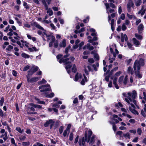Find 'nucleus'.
I'll return each mask as SVG.
<instances>
[{
    "mask_svg": "<svg viewBox=\"0 0 146 146\" xmlns=\"http://www.w3.org/2000/svg\"><path fill=\"white\" fill-rule=\"evenodd\" d=\"M47 10L46 13L48 14L50 16H52L53 14V12L52 10L50 8L48 9H48H46Z\"/></svg>",
    "mask_w": 146,
    "mask_h": 146,
    "instance_id": "obj_26",
    "label": "nucleus"
},
{
    "mask_svg": "<svg viewBox=\"0 0 146 146\" xmlns=\"http://www.w3.org/2000/svg\"><path fill=\"white\" fill-rule=\"evenodd\" d=\"M38 69V68L37 66L33 65L28 72V74L32 75Z\"/></svg>",
    "mask_w": 146,
    "mask_h": 146,
    "instance_id": "obj_6",
    "label": "nucleus"
},
{
    "mask_svg": "<svg viewBox=\"0 0 146 146\" xmlns=\"http://www.w3.org/2000/svg\"><path fill=\"white\" fill-rule=\"evenodd\" d=\"M13 47L11 45H9L6 48V50L7 51V52L11 51L13 49Z\"/></svg>",
    "mask_w": 146,
    "mask_h": 146,
    "instance_id": "obj_34",
    "label": "nucleus"
},
{
    "mask_svg": "<svg viewBox=\"0 0 146 146\" xmlns=\"http://www.w3.org/2000/svg\"><path fill=\"white\" fill-rule=\"evenodd\" d=\"M22 144L24 146H28L29 145V142H23Z\"/></svg>",
    "mask_w": 146,
    "mask_h": 146,
    "instance_id": "obj_63",
    "label": "nucleus"
},
{
    "mask_svg": "<svg viewBox=\"0 0 146 146\" xmlns=\"http://www.w3.org/2000/svg\"><path fill=\"white\" fill-rule=\"evenodd\" d=\"M117 78H114L113 80V84L115 86V87L117 89H118L119 88L118 86L116 84V82H117Z\"/></svg>",
    "mask_w": 146,
    "mask_h": 146,
    "instance_id": "obj_30",
    "label": "nucleus"
},
{
    "mask_svg": "<svg viewBox=\"0 0 146 146\" xmlns=\"http://www.w3.org/2000/svg\"><path fill=\"white\" fill-rule=\"evenodd\" d=\"M30 68V66L29 65H27L25 66L23 69V71H26L28 69H29Z\"/></svg>",
    "mask_w": 146,
    "mask_h": 146,
    "instance_id": "obj_64",
    "label": "nucleus"
},
{
    "mask_svg": "<svg viewBox=\"0 0 146 146\" xmlns=\"http://www.w3.org/2000/svg\"><path fill=\"white\" fill-rule=\"evenodd\" d=\"M117 15V13H113L111 14V16L110 15H108V22H110V21L111 20V16L113 18L115 17V15Z\"/></svg>",
    "mask_w": 146,
    "mask_h": 146,
    "instance_id": "obj_33",
    "label": "nucleus"
},
{
    "mask_svg": "<svg viewBox=\"0 0 146 146\" xmlns=\"http://www.w3.org/2000/svg\"><path fill=\"white\" fill-rule=\"evenodd\" d=\"M122 94L125 97V101L128 104H130L131 107L135 108V106L133 103L138 109L139 108V107L137 105V102L135 100L137 96V93L135 90H133L132 93L128 92L127 94L126 93H123Z\"/></svg>",
    "mask_w": 146,
    "mask_h": 146,
    "instance_id": "obj_1",
    "label": "nucleus"
},
{
    "mask_svg": "<svg viewBox=\"0 0 146 146\" xmlns=\"http://www.w3.org/2000/svg\"><path fill=\"white\" fill-rule=\"evenodd\" d=\"M46 81L45 79H43L41 81L38 82V84L39 85H41L46 83Z\"/></svg>",
    "mask_w": 146,
    "mask_h": 146,
    "instance_id": "obj_45",
    "label": "nucleus"
},
{
    "mask_svg": "<svg viewBox=\"0 0 146 146\" xmlns=\"http://www.w3.org/2000/svg\"><path fill=\"white\" fill-rule=\"evenodd\" d=\"M70 131H69L66 129L65 130L63 133V135L64 137H66L67 135V133H69Z\"/></svg>",
    "mask_w": 146,
    "mask_h": 146,
    "instance_id": "obj_61",
    "label": "nucleus"
},
{
    "mask_svg": "<svg viewBox=\"0 0 146 146\" xmlns=\"http://www.w3.org/2000/svg\"><path fill=\"white\" fill-rule=\"evenodd\" d=\"M134 4L132 0H129L127 4V8L128 12H130L131 11V7H133Z\"/></svg>",
    "mask_w": 146,
    "mask_h": 146,
    "instance_id": "obj_10",
    "label": "nucleus"
},
{
    "mask_svg": "<svg viewBox=\"0 0 146 146\" xmlns=\"http://www.w3.org/2000/svg\"><path fill=\"white\" fill-rule=\"evenodd\" d=\"M92 134V132L90 130H89L87 132L85 131V137L86 141L89 142L90 144H93L94 142L95 136L93 135L92 137H90Z\"/></svg>",
    "mask_w": 146,
    "mask_h": 146,
    "instance_id": "obj_3",
    "label": "nucleus"
},
{
    "mask_svg": "<svg viewBox=\"0 0 146 146\" xmlns=\"http://www.w3.org/2000/svg\"><path fill=\"white\" fill-rule=\"evenodd\" d=\"M121 73V72L120 71H119L116 72L114 77L112 78V79H113L114 78H117V77L118 76H119L120 74Z\"/></svg>",
    "mask_w": 146,
    "mask_h": 146,
    "instance_id": "obj_39",
    "label": "nucleus"
},
{
    "mask_svg": "<svg viewBox=\"0 0 146 146\" xmlns=\"http://www.w3.org/2000/svg\"><path fill=\"white\" fill-rule=\"evenodd\" d=\"M73 138V134L72 132L71 133L69 136V140L70 141L72 140Z\"/></svg>",
    "mask_w": 146,
    "mask_h": 146,
    "instance_id": "obj_54",
    "label": "nucleus"
},
{
    "mask_svg": "<svg viewBox=\"0 0 146 146\" xmlns=\"http://www.w3.org/2000/svg\"><path fill=\"white\" fill-rule=\"evenodd\" d=\"M135 37L138 39L139 40H141L142 39V36L137 34H135Z\"/></svg>",
    "mask_w": 146,
    "mask_h": 146,
    "instance_id": "obj_44",
    "label": "nucleus"
},
{
    "mask_svg": "<svg viewBox=\"0 0 146 146\" xmlns=\"http://www.w3.org/2000/svg\"><path fill=\"white\" fill-rule=\"evenodd\" d=\"M43 34L42 36L43 39L44 40V37H46L47 38V40L48 41L49 40H52L53 41L55 40V37L52 35H48L45 32H43Z\"/></svg>",
    "mask_w": 146,
    "mask_h": 146,
    "instance_id": "obj_8",
    "label": "nucleus"
},
{
    "mask_svg": "<svg viewBox=\"0 0 146 146\" xmlns=\"http://www.w3.org/2000/svg\"><path fill=\"white\" fill-rule=\"evenodd\" d=\"M54 122L52 119H50L46 121V123L44 124V126L45 127H48L49 125H50V128L51 129L53 126Z\"/></svg>",
    "mask_w": 146,
    "mask_h": 146,
    "instance_id": "obj_11",
    "label": "nucleus"
},
{
    "mask_svg": "<svg viewBox=\"0 0 146 146\" xmlns=\"http://www.w3.org/2000/svg\"><path fill=\"white\" fill-rule=\"evenodd\" d=\"M84 78H83L81 82V84L82 85H84L85 84V82L88 81V79L86 77L84 74Z\"/></svg>",
    "mask_w": 146,
    "mask_h": 146,
    "instance_id": "obj_24",
    "label": "nucleus"
},
{
    "mask_svg": "<svg viewBox=\"0 0 146 146\" xmlns=\"http://www.w3.org/2000/svg\"><path fill=\"white\" fill-rule=\"evenodd\" d=\"M35 27L38 29L42 30L43 31L44 30V29L38 24L35 23Z\"/></svg>",
    "mask_w": 146,
    "mask_h": 146,
    "instance_id": "obj_41",
    "label": "nucleus"
},
{
    "mask_svg": "<svg viewBox=\"0 0 146 146\" xmlns=\"http://www.w3.org/2000/svg\"><path fill=\"white\" fill-rule=\"evenodd\" d=\"M105 5L106 7V12L109 15L110 13H111L114 12V10L113 9H109V4L108 3H106L105 4Z\"/></svg>",
    "mask_w": 146,
    "mask_h": 146,
    "instance_id": "obj_12",
    "label": "nucleus"
},
{
    "mask_svg": "<svg viewBox=\"0 0 146 146\" xmlns=\"http://www.w3.org/2000/svg\"><path fill=\"white\" fill-rule=\"evenodd\" d=\"M62 57V55L60 54L56 56L58 61L60 63L64 62L66 64L65 68L68 73L69 74L71 72L70 69L72 67L71 62L74 60L75 58L74 57L71 56L69 59H60Z\"/></svg>",
    "mask_w": 146,
    "mask_h": 146,
    "instance_id": "obj_2",
    "label": "nucleus"
},
{
    "mask_svg": "<svg viewBox=\"0 0 146 146\" xmlns=\"http://www.w3.org/2000/svg\"><path fill=\"white\" fill-rule=\"evenodd\" d=\"M41 1L42 3L44 5L45 9H48V7L46 4L45 0H42Z\"/></svg>",
    "mask_w": 146,
    "mask_h": 146,
    "instance_id": "obj_37",
    "label": "nucleus"
},
{
    "mask_svg": "<svg viewBox=\"0 0 146 146\" xmlns=\"http://www.w3.org/2000/svg\"><path fill=\"white\" fill-rule=\"evenodd\" d=\"M129 108L130 111L134 114L137 115L139 114L138 112L135 110L134 108H132L131 106H129Z\"/></svg>",
    "mask_w": 146,
    "mask_h": 146,
    "instance_id": "obj_22",
    "label": "nucleus"
},
{
    "mask_svg": "<svg viewBox=\"0 0 146 146\" xmlns=\"http://www.w3.org/2000/svg\"><path fill=\"white\" fill-rule=\"evenodd\" d=\"M64 129V127L63 126H61L59 128V132L60 134H61L63 131Z\"/></svg>",
    "mask_w": 146,
    "mask_h": 146,
    "instance_id": "obj_62",
    "label": "nucleus"
},
{
    "mask_svg": "<svg viewBox=\"0 0 146 146\" xmlns=\"http://www.w3.org/2000/svg\"><path fill=\"white\" fill-rule=\"evenodd\" d=\"M51 105H52V107L54 108H58L60 106L58 104L52 103Z\"/></svg>",
    "mask_w": 146,
    "mask_h": 146,
    "instance_id": "obj_49",
    "label": "nucleus"
},
{
    "mask_svg": "<svg viewBox=\"0 0 146 146\" xmlns=\"http://www.w3.org/2000/svg\"><path fill=\"white\" fill-rule=\"evenodd\" d=\"M142 2V1L141 0H137L135 2V4L136 6L139 7L140 5Z\"/></svg>",
    "mask_w": 146,
    "mask_h": 146,
    "instance_id": "obj_36",
    "label": "nucleus"
},
{
    "mask_svg": "<svg viewBox=\"0 0 146 146\" xmlns=\"http://www.w3.org/2000/svg\"><path fill=\"white\" fill-rule=\"evenodd\" d=\"M123 136L126 139L128 138L129 139H130V134L128 132L127 133L125 134H123Z\"/></svg>",
    "mask_w": 146,
    "mask_h": 146,
    "instance_id": "obj_38",
    "label": "nucleus"
},
{
    "mask_svg": "<svg viewBox=\"0 0 146 146\" xmlns=\"http://www.w3.org/2000/svg\"><path fill=\"white\" fill-rule=\"evenodd\" d=\"M114 20L113 19H112L111 20V30L112 31L114 30V27L113 26Z\"/></svg>",
    "mask_w": 146,
    "mask_h": 146,
    "instance_id": "obj_42",
    "label": "nucleus"
},
{
    "mask_svg": "<svg viewBox=\"0 0 146 146\" xmlns=\"http://www.w3.org/2000/svg\"><path fill=\"white\" fill-rule=\"evenodd\" d=\"M23 5L25 8L27 9H29V6L27 4V3L25 2H24L23 3Z\"/></svg>",
    "mask_w": 146,
    "mask_h": 146,
    "instance_id": "obj_53",
    "label": "nucleus"
},
{
    "mask_svg": "<svg viewBox=\"0 0 146 146\" xmlns=\"http://www.w3.org/2000/svg\"><path fill=\"white\" fill-rule=\"evenodd\" d=\"M35 99L36 100L38 101L37 103L38 104H45L44 102L42 101H40L38 98H35Z\"/></svg>",
    "mask_w": 146,
    "mask_h": 146,
    "instance_id": "obj_46",
    "label": "nucleus"
},
{
    "mask_svg": "<svg viewBox=\"0 0 146 146\" xmlns=\"http://www.w3.org/2000/svg\"><path fill=\"white\" fill-rule=\"evenodd\" d=\"M30 75L27 74L26 76L27 80L28 82L32 83L36 82L38 80V77H34L31 78L30 76Z\"/></svg>",
    "mask_w": 146,
    "mask_h": 146,
    "instance_id": "obj_7",
    "label": "nucleus"
},
{
    "mask_svg": "<svg viewBox=\"0 0 146 146\" xmlns=\"http://www.w3.org/2000/svg\"><path fill=\"white\" fill-rule=\"evenodd\" d=\"M122 133H123L122 132V131H117V132L116 133V134L117 135H118L120 136V139H121V137H122L121 136V135L122 134Z\"/></svg>",
    "mask_w": 146,
    "mask_h": 146,
    "instance_id": "obj_56",
    "label": "nucleus"
},
{
    "mask_svg": "<svg viewBox=\"0 0 146 146\" xmlns=\"http://www.w3.org/2000/svg\"><path fill=\"white\" fill-rule=\"evenodd\" d=\"M144 28V26L143 24H140L138 27V30L139 33H141L142 32Z\"/></svg>",
    "mask_w": 146,
    "mask_h": 146,
    "instance_id": "obj_19",
    "label": "nucleus"
},
{
    "mask_svg": "<svg viewBox=\"0 0 146 146\" xmlns=\"http://www.w3.org/2000/svg\"><path fill=\"white\" fill-rule=\"evenodd\" d=\"M127 71L128 73H130L132 75L133 74L134 72L133 69L131 66H129L128 68Z\"/></svg>",
    "mask_w": 146,
    "mask_h": 146,
    "instance_id": "obj_28",
    "label": "nucleus"
},
{
    "mask_svg": "<svg viewBox=\"0 0 146 146\" xmlns=\"http://www.w3.org/2000/svg\"><path fill=\"white\" fill-rule=\"evenodd\" d=\"M13 34L15 35L16 36H14V38L15 39H18L20 38V36L18 35V34L16 32H13Z\"/></svg>",
    "mask_w": 146,
    "mask_h": 146,
    "instance_id": "obj_43",
    "label": "nucleus"
},
{
    "mask_svg": "<svg viewBox=\"0 0 146 146\" xmlns=\"http://www.w3.org/2000/svg\"><path fill=\"white\" fill-rule=\"evenodd\" d=\"M141 22V20L140 19H136L135 24L137 25L140 23Z\"/></svg>",
    "mask_w": 146,
    "mask_h": 146,
    "instance_id": "obj_57",
    "label": "nucleus"
},
{
    "mask_svg": "<svg viewBox=\"0 0 146 146\" xmlns=\"http://www.w3.org/2000/svg\"><path fill=\"white\" fill-rule=\"evenodd\" d=\"M91 53L92 54L94 55V57L97 60H99V56L98 54L97 53L96 51L95 50H93L91 52Z\"/></svg>",
    "mask_w": 146,
    "mask_h": 146,
    "instance_id": "obj_20",
    "label": "nucleus"
},
{
    "mask_svg": "<svg viewBox=\"0 0 146 146\" xmlns=\"http://www.w3.org/2000/svg\"><path fill=\"white\" fill-rule=\"evenodd\" d=\"M27 36L29 39H32L34 42L36 41V39L35 37H32L31 35L28 34H27Z\"/></svg>",
    "mask_w": 146,
    "mask_h": 146,
    "instance_id": "obj_29",
    "label": "nucleus"
},
{
    "mask_svg": "<svg viewBox=\"0 0 146 146\" xmlns=\"http://www.w3.org/2000/svg\"><path fill=\"white\" fill-rule=\"evenodd\" d=\"M38 88L40 90L41 92L44 93L43 94H44V95L46 93V92L47 91L51 90V88L50 85L49 84L41 86L39 87Z\"/></svg>",
    "mask_w": 146,
    "mask_h": 146,
    "instance_id": "obj_4",
    "label": "nucleus"
},
{
    "mask_svg": "<svg viewBox=\"0 0 146 146\" xmlns=\"http://www.w3.org/2000/svg\"><path fill=\"white\" fill-rule=\"evenodd\" d=\"M21 42L23 43V45L27 47H28V44L27 43L26 41H24L22 40H21Z\"/></svg>",
    "mask_w": 146,
    "mask_h": 146,
    "instance_id": "obj_52",
    "label": "nucleus"
},
{
    "mask_svg": "<svg viewBox=\"0 0 146 146\" xmlns=\"http://www.w3.org/2000/svg\"><path fill=\"white\" fill-rule=\"evenodd\" d=\"M122 104L119 102H118V104H115V107L117 108H119V107H122Z\"/></svg>",
    "mask_w": 146,
    "mask_h": 146,
    "instance_id": "obj_51",
    "label": "nucleus"
},
{
    "mask_svg": "<svg viewBox=\"0 0 146 146\" xmlns=\"http://www.w3.org/2000/svg\"><path fill=\"white\" fill-rule=\"evenodd\" d=\"M133 44L136 46H138L140 44L139 42L135 38H133Z\"/></svg>",
    "mask_w": 146,
    "mask_h": 146,
    "instance_id": "obj_25",
    "label": "nucleus"
},
{
    "mask_svg": "<svg viewBox=\"0 0 146 146\" xmlns=\"http://www.w3.org/2000/svg\"><path fill=\"white\" fill-rule=\"evenodd\" d=\"M127 44L129 48L132 50H134V48L132 47V44L130 43L127 42Z\"/></svg>",
    "mask_w": 146,
    "mask_h": 146,
    "instance_id": "obj_48",
    "label": "nucleus"
},
{
    "mask_svg": "<svg viewBox=\"0 0 146 146\" xmlns=\"http://www.w3.org/2000/svg\"><path fill=\"white\" fill-rule=\"evenodd\" d=\"M60 46L61 47H65L66 46V40L65 39H63L61 42L59 44Z\"/></svg>",
    "mask_w": 146,
    "mask_h": 146,
    "instance_id": "obj_23",
    "label": "nucleus"
},
{
    "mask_svg": "<svg viewBox=\"0 0 146 146\" xmlns=\"http://www.w3.org/2000/svg\"><path fill=\"white\" fill-rule=\"evenodd\" d=\"M29 50L31 52L36 51H38L35 47H33L32 48H28Z\"/></svg>",
    "mask_w": 146,
    "mask_h": 146,
    "instance_id": "obj_35",
    "label": "nucleus"
},
{
    "mask_svg": "<svg viewBox=\"0 0 146 146\" xmlns=\"http://www.w3.org/2000/svg\"><path fill=\"white\" fill-rule=\"evenodd\" d=\"M144 64V60L143 59H140L139 61L136 60L134 64L133 68L134 70H135L136 68H137L138 64L139 65L140 68L141 65L143 66Z\"/></svg>",
    "mask_w": 146,
    "mask_h": 146,
    "instance_id": "obj_5",
    "label": "nucleus"
},
{
    "mask_svg": "<svg viewBox=\"0 0 146 146\" xmlns=\"http://www.w3.org/2000/svg\"><path fill=\"white\" fill-rule=\"evenodd\" d=\"M127 29V27H126L125 24L123 23L122 26V29L123 31H125Z\"/></svg>",
    "mask_w": 146,
    "mask_h": 146,
    "instance_id": "obj_59",
    "label": "nucleus"
},
{
    "mask_svg": "<svg viewBox=\"0 0 146 146\" xmlns=\"http://www.w3.org/2000/svg\"><path fill=\"white\" fill-rule=\"evenodd\" d=\"M121 40L122 42H123L125 40L127 41L128 40L127 36L125 34H123L122 33H121Z\"/></svg>",
    "mask_w": 146,
    "mask_h": 146,
    "instance_id": "obj_15",
    "label": "nucleus"
},
{
    "mask_svg": "<svg viewBox=\"0 0 146 146\" xmlns=\"http://www.w3.org/2000/svg\"><path fill=\"white\" fill-rule=\"evenodd\" d=\"M137 132L139 135H141L142 133V130L140 128H138L137 129Z\"/></svg>",
    "mask_w": 146,
    "mask_h": 146,
    "instance_id": "obj_55",
    "label": "nucleus"
},
{
    "mask_svg": "<svg viewBox=\"0 0 146 146\" xmlns=\"http://www.w3.org/2000/svg\"><path fill=\"white\" fill-rule=\"evenodd\" d=\"M146 11V9H145L144 5L142 6L141 9L139 11L138 13L139 14H141V16H143L145 13Z\"/></svg>",
    "mask_w": 146,
    "mask_h": 146,
    "instance_id": "obj_16",
    "label": "nucleus"
},
{
    "mask_svg": "<svg viewBox=\"0 0 146 146\" xmlns=\"http://www.w3.org/2000/svg\"><path fill=\"white\" fill-rule=\"evenodd\" d=\"M140 70V66L139 64H138L137 66V68L135 70H134L135 75L137 77L139 78H141L142 77V75L140 74L139 72V70Z\"/></svg>",
    "mask_w": 146,
    "mask_h": 146,
    "instance_id": "obj_13",
    "label": "nucleus"
},
{
    "mask_svg": "<svg viewBox=\"0 0 146 146\" xmlns=\"http://www.w3.org/2000/svg\"><path fill=\"white\" fill-rule=\"evenodd\" d=\"M127 75H126L125 78L123 76H121L119 79V82L120 84H122L123 83L124 84H126L127 83Z\"/></svg>",
    "mask_w": 146,
    "mask_h": 146,
    "instance_id": "obj_9",
    "label": "nucleus"
},
{
    "mask_svg": "<svg viewBox=\"0 0 146 146\" xmlns=\"http://www.w3.org/2000/svg\"><path fill=\"white\" fill-rule=\"evenodd\" d=\"M82 77V75L80 73H77L75 76L74 80L77 81L79 79H81Z\"/></svg>",
    "mask_w": 146,
    "mask_h": 146,
    "instance_id": "obj_18",
    "label": "nucleus"
},
{
    "mask_svg": "<svg viewBox=\"0 0 146 146\" xmlns=\"http://www.w3.org/2000/svg\"><path fill=\"white\" fill-rule=\"evenodd\" d=\"M78 143L80 145L84 146L85 145V138L84 137H82V138L80 139Z\"/></svg>",
    "mask_w": 146,
    "mask_h": 146,
    "instance_id": "obj_17",
    "label": "nucleus"
},
{
    "mask_svg": "<svg viewBox=\"0 0 146 146\" xmlns=\"http://www.w3.org/2000/svg\"><path fill=\"white\" fill-rule=\"evenodd\" d=\"M29 105L35 108H41V106H40L38 105H35L32 103L30 104H29Z\"/></svg>",
    "mask_w": 146,
    "mask_h": 146,
    "instance_id": "obj_27",
    "label": "nucleus"
},
{
    "mask_svg": "<svg viewBox=\"0 0 146 146\" xmlns=\"http://www.w3.org/2000/svg\"><path fill=\"white\" fill-rule=\"evenodd\" d=\"M16 130L18 132L21 133H22L23 132V130H21L20 127H16Z\"/></svg>",
    "mask_w": 146,
    "mask_h": 146,
    "instance_id": "obj_50",
    "label": "nucleus"
},
{
    "mask_svg": "<svg viewBox=\"0 0 146 146\" xmlns=\"http://www.w3.org/2000/svg\"><path fill=\"white\" fill-rule=\"evenodd\" d=\"M21 56L22 57L25 58H30V56L25 53H23L21 54Z\"/></svg>",
    "mask_w": 146,
    "mask_h": 146,
    "instance_id": "obj_47",
    "label": "nucleus"
},
{
    "mask_svg": "<svg viewBox=\"0 0 146 146\" xmlns=\"http://www.w3.org/2000/svg\"><path fill=\"white\" fill-rule=\"evenodd\" d=\"M85 47H86L88 49L90 50H92L94 48V47L93 46H91L90 44V43L84 46L83 49H84Z\"/></svg>",
    "mask_w": 146,
    "mask_h": 146,
    "instance_id": "obj_21",
    "label": "nucleus"
},
{
    "mask_svg": "<svg viewBox=\"0 0 146 146\" xmlns=\"http://www.w3.org/2000/svg\"><path fill=\"white\" fill-rule=\"evenodd\" d=\"M91 70V65H88L87 66L85 67L84 71L85 74L86 75H88L89 74V72Z\"/></svg>",
    "mask_w": 146,
    "mask_h": 146,
    "instance_id": "obj_14",
    "label": "nucleus"
},
{
    "mask_svg": "<svg viewBox=\"0 0 146 146\" xmlns=\"http://www.w3.org/2000/svg\"><path fill=\"white\" fill-rule=\"evenodd\" d=\"M88 42L90 43H91L94 46L97 45L98 44V42H94L92 41V40L91 39H89L88 40Z\"/></svg>",
    "mask_w": 146,
    "mask_h": 146,
    "instance_id": "obj_40",
    "label": "nucleus"
},
{
    "mask_svg": "<svg viewBox=\"0 0 146 146\" xmlns=\"http://www.w3.org/2000/svg\"><path fill=\"white\" fill-rule=\"evenodd\" d=\"M119 53V51L117 49L115 50V52L113 53V56L114 58L116 56V55L117 54Z\"/></svg>",
    "mask_w": 146,
    "mask_h": 146,
    "instance_id": "obj_58",
    "label": "nucleus"
},
{
    "mask_svg": "<svg viewBox=\"0 0 146 146\" xmlns=\"http://www.w3.org/2000/svg\"><path fill=\"white\" fill-rule=\"evenodd\" d=\"M90 31L92 33L91 34V35L93 36H96V33L95 32L94 29H90Z\"/></svg>",
    "mask_w": 146,
    "mask_h": 146,
    "instance_id": "obj_31",
    "label": "nucleus"
},
{
    "mask_svg": "<svg viewBox=\"0 0 146 146\" xmlns=\"http://www.w3.org/2000/svg\"><path fill=\"white\" fill-rule=\"evenodd\" d=\"M4 102V98L2 97L0 100V106H2Z\"/></svg>",
    "mask_w": 146,
    "mask_h": 146,
    "instance_id": "obj_60",
    "label": "nucleus"
},
{
    "mask_svg": "<svg viewBox=\"0 0 146 146\" xmlns=\"http://www.w3.org/2000/svg\"><path fill=\"white\" fill-rule=\"evenodd\" d=\"M44 96L46 97L49 98H51L54 96V94L53 93L50 94H48L46 93L45 94Z\"/></svg>",
    "mask_w": 146,
    "mask_h": 146,
    "instance_id": "obj_32",
    "label": "nucleus"
}]
</instances>
